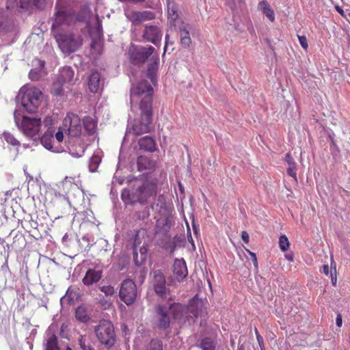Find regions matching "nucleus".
I'll return each mask as SVG.
<instances>
[{
	"mask_svg": "<svg viewBox=\"0 0 350 350\" xmlns=\"http://www.w3.org/2000/svg\"><path fill=\"white\" fill-rule=\"evenodd\" d=\"M131 100L142 98L139 103L140 120L133 124L131 131L135 135L150 132L152 121L153 88L146 81H142L131 88Z\"/></svg>",
	"mask_w": 350,
	"mask_h": 350,
	"instance_id": "obj_1",
	"label": "nucleus"
},
{
	"mask_svg": "<svg viewBox=\"0 0 350 350\" xmlns=\"http://www.w3.org/2000/svg\"><path fill=\"white\" fill-rule=\"evenodd\" d=\"M14 118L16 126L25 136L32 138L36 145L40 143L44 146V135H38L41 127V118H31L25 116L18 109L14 111Z\"/></svg>",
	"mask_w": 350,
	"mask_h": 350,
	"instance_id": "obj_2",
	"label": "nucleus"
},
{
	"mask_svg": "<svg viewBox=\"0 0 350 350\" xmlns=\"http://www.w3.org/2000/svg\"><path fill=\"white\" fill-rule=\"evenodd\" d=\"M42 94V92L36 88L23 86L16 99L27 112L33 113L37 111L40 105Z\"/></svg>",
	"mask_w": 350,
	"mask_h": 350,
	"instance_id": "obj_3",
	"label": "nucleus"
},
{
	"mask_svg": "<svg viewBox=\"0 0 350 350\" xmlns=\"http://www.w3.org/2000/svg\"><path fill=\"white\" fill-rule=\"evenodd\" d=\"M98 341L107 348L112 347L116 341L113 325L108 320H101L94 327Z\"/></svg>",
	"mask_w": 350,
	"mask_h": 350,
	"instance_id": "obj_4",
	"label": "nucleus"
},
{
	"mask_svg": "<svg viewBox=\"0 0 350 350\" xmlns=\"http://www.w3.org/2000/svg\"><path fill=\"white\" fill-rule=\"evenodd\" d=\"M157 193V181H146L143 185L132 191L130 196L131 203L139 202L145 204Z\"/></svg>",
	"mask_w": 350,
	"mask_h": 350,
	"instance_id": "obj_5",
	"label": "nucleus"
},
{
	"mask_svg": "<svg viewBox=\"0 0 350 350\" xmlns=\"http://www.w3.org/2000/svg\"><path fill=\"white\" fill-rule=\"evenodd\" d=\"M167 308L172 317L178 320L185 321L187 319L188 312H191L195 318L201 317L202 314V303H197L196 306L191 304L188 307L179 303H174Z\"/></svg>",
	"mask_w": 350,
	"mask_h": 350,
	"instance_id": "obj_6",
	"label": "nucleus"
},
{
	"mask_svg": "<svg viewBox=\"0 0 350 350\" xmlns=\"http://www.w3.org/2000/svg\"><path fill=\"white\" fill-rule=\"evenodd\" d=\"M62 129L70 137H79L82 133L83 125L79 116L69 112L62 121Z\"/></svg>",
	"mask_w": 350,
	"mask_h": 350,
	"instance_id": "obj_7",
	"label": "nucleus"
},
{
	"mask_svg": "<svg viewBox=\"0 0 350 350\" xmlns=\"http://www.w3.org/2000/svg\"><path fill=\"white\" fill-rule=\"evenodd\" d=\"M137 286L135 283L130 279L124 280L122 283L119 291L120 299L127 306L132 305L137 297Z\"/></svg>",
	"mask_w": 350,
	"mask_h": 350,
	"instance_id": "obj_8",
	"label": "nucleus"
},
{
	"mask_svg": "<svg viewBox=\"0 0 350 350\" xmlns=\"http://www.w3.org/2000/svg\"><path fill=\"white\" fill-rule=\"evenodd\" d=\"M154 51V48L152 46L147 47L133 46L129 49L131 61L135 64L144 63Z\"/></svg>",
	"mask_w": 350,
	"mask_h": 350,
	"instance_id": "obj_9",
	"label": "nucleus"
},
{
	"mask_svg": "<svg viewBox=\"0 0 350 350\" xmlns=\"http://www.w3.org/2000/svg\"><path fill=\"white\" fill-rule=\"evenodd\" d=\"M41 0H8L6 8L8 10H27L28 8L41 9Z\"/></svg>",
	"mask_w": 350,
	"mask_h": 350,
	"instance_id": "obj_10",
	"label": "nucleus"
},
{
	"mask_svg": "<svg viewBox=\"0 0 350 350\" xmlns=\"http://www.w3.org/2000/svg\"><path fill=\"white\" fill-rule=\"evenodd\" d=\"M166 281L164 274L157 270L153 272L152 285L155 293L161 297H164L166 293Z\"/></svg>",
	"mask_w": 350,
	"mask_h": 350,
	"instance_id": "obj_11",
	"label": "nucleus"
},
{
	"mask_svg": "<svg viewBox=\"0 0 350 350\" xmlns=\"http://www.w3.org/2000/svg\"><path fill=\"white\" fill-rule=\"evenodd\" d=\"M128 19L135 25L147 21L154 19L155 14L151 11H132L127 16Z\"/></svg>",
	"mask_w": 350,
	"mask_h": 350,
	"instance_id": "obj_12",
	"label": "nucleus"
},
{
	"mask_svg": "<svg viewBox=\"0 0 350 350\" xmlns=\"http://www.w3.org/2000/svg\"><path fill=\"white\" fill-rule=\"evenodd\" d=\"M157 315V326L159 329H165L169 327L170 319L168 308L163 305H158L155 308Z\"/></svg>",
	"mask_w": 350,
	"mask_h": 350,
	"instance_id": "obj_13",
	"label": "nucleus"
},
{
	"mask_svg": "<svg viewBox=\"0 0 350 350\" xmlns=\"http://www.w3.org/2000/svg\"><path fill=\"white\" fill-rule=\"evenodd\" d=\"M142 36L146 41L157 45L161 40L162 33L157 26L145 25Z\"/></svg>",
	"mask_w": 350,
	"mask_h": 350,
	"instance_id": "obj_14",
	"label": "nucleus"
},
{
	"mask_svg": "<svg viewBox=\"0 0 350 350\" xmlns=\"http://www.w3.org/2000/svg\"><path fill=\"white\" fill-rule=\"evenodd\" d=\"M173 273L178 281H181L188 275L186 262L183 258L175 259L173 264Z\"/></svg>",
	"mask_w": 350,
	"mask_h": 350,
	"instance_id": "obj_15",
	"label": "nucleus"
},
{
	"mask_svg": "<svg viewBox=\"0 0 350 350\" xmlns=\"http://www.w3.org/2000/svg\"><path fill=\"white\" fill-rule=\"evenodd\" d=\"M62 50L65 53H72L75 51L80 44L74 38L72 35L64 36L62 41L59 42Z\"/></svg>",
	"mask_w": 350,
	"mask_h": 350,
	"instance_id": "obj_16",
	"label": "nucleus"
},
{
	"mask_svg": "<svg viewBox=\"0 0 350 350\" xmlns=\"http://www.w3.org/2000/svg\"><path fill=\"white\" fill-rule=\"evenodd\" d=\"M103 277V271L96 269H89L83 277L82 282L85 286L96 284Z\"/></svg>",
	"mask_w": 350,
	"mask_h": 350,
	"instance_id": "obj_17",
	"label": "nucleus"
},
{
	"mask_svg": "<svg viewBox=\"0 0 350 350\" xmlns=\"http://www.w3.org/2000/svg\"><path fill=\"white\" fill-rule=\"evenodd\" d=\"M79 288L75 287H69L66 295L62 298V303H66L68 305H73L80 298Z\"/></svg>",
	"mask_w": 350,
	"mask_h": 350,
	"instance_id": "obj_18",
	"label": "nucleus"
},
{
	"mask_svg": "<svg viewBox=\"0 0 350 350\" xmlns=\"http://www.w3.org/2000/svg\"><path fill=\"white\" fill-rule=\"evenodd\" d=\"M159 214L161 215L157 221V224H162L163 226H167L169 223V219L172 215V208L163 203L161 205L159 210Z\"/></svg>",
	"mask_w": 350,
	"mask_h": 350,
	"instance_id": "obj_19",
	"label": "nucleus"
},
{
	"mask_svg": "<svg viewBox=\"0 0 350 350\" xmlns=\"http://www.w3.org/2000/svg\"><path fill=\"white\" fill-rule=\"evenodd\" d=\"M140 150L153 152L157 149V144L154 139L150 136H145L138 141Z\"/></svg>",
	"mask_w": 350,
	"mask_h": 350,
	"instance_id": "obj_20",
	"label": "nucleus"
},
{
	"mask_svg": "<svg viewBox=\"0 0 350 350\" xmlns=\"http://www.w3.org/2000/svg\"><path fill=\"white\" fill-rule=\"evenodd\" d=\"M155 162L146 156H139L137 159V170L139 172L144 170H152L155 167Z\"/></svg>",
	"mask_w": 350,
	"mask_h": 350,
	"instance_id": "obj_21",
	"label": "nucleus"
},
{
	"mask_svg": "<svg viewBox=\"0 0 350 350\" xmlns=\"http://www.w3.org/2000/svg\"><path fill=\"white\" fill-rule=\"evenodd\" d=\"M100 75L98 71L92 72L88 80V87L90 92L96 93L100 88Z\"/></svg>",
	"mask_w": 350,
	"mask_h": 350,
	"instance_id": "obj_22",
	"label": "nucleus"
},
{
	"mask_svg": "<svg viewBox=\"0 0 350 350\" xmlns=\"http://www.w3.org/2000/svg\"><path fill=\"white\" fill-rule=\"evenodd\" d=\"M168 19L174 22L178 17V7L174 0H166Z\"/></svg>",
	"mask_w": 350,
	"mask_h": 350,
	"instance_id": "obj_23",
	"label": "nucleus"
},
{
	"mask_svg": "<svg viewBox=\"0 0 350 350\" xmlns=\"http://www.w3.org/2000/svg\"><path fill=\"white\" fill-rule=\"evenodd\" d=\"M258 8L271 21H275V13L267 1H261L258 3Z\"/></svg>",
	"mask_w": 350,
	"mask_h": 350,
	"instance_id": "obj_24",
	"label": "nucleus"
},
{
	"mask_svg": "<svg viewBox=\"0 0 350 350\" xmlns=\"http://www.w3.org/2000/svg\"><path fill=\"white\" fill-rule=\"evenodd\" d=\"M73 77V70L69 66H64L60 71L58 79L61 80L64 83H70L72 81Z\"/></svg>",
	"mask_w": 350,
	"mask_h": 350,
	"instance_id": "obj_25",
	"label": "nucleus"
},
{
	"mask_svg": "<svg viewBox=\"0 0 350 350\" xmlns=\"http://www.w3.org/2000/svg\"><path fill=\"white\" fill-rule=\"evenodd\" d=\"M285 161L288 164V167L287 169V174L294 178L295 180L297 179V173H296V163L295 162L294 159L290 154H286L285 156Z\"/></svg>",
	"mask_w": 350,
	"mask_h": 350,
	"instance_id": "obj_26",
	"label": "nucleus"
},
{
	"mask_svg": "<svg viewBox=\"0 0 350 350\" xmlns=\"http://www.w3.org/2000/svg\"><path fill=\"white\" fill-rule=\"evenodd\" d=\"M75 317L81 323H88L90 320L87 309L84 306H79L75 310Z\"/></svg>",
	"mask_w": 350,
	"mask_h": 350,
	"instance_id": "obj_27",
	"label": "nucleus"
},
{
	"mask_svg": "<svg viewBox=\"0 0 350 350\" xmlns=\"http://www.w3.org/2000/svg\"><path fill=\"white\" fill-rule=\"evenodd\" d=\"M198 347L202 350H215L216 344L211 338L205 337L200 340Z\"/></svg>",
	"mask_w": 350,
	"mask_h": 350,
	"instance_id": "obj_28",
	"label": "nucleus"
},
{
	"mask_svg": "<svg viewBox=\"0 0 350 350\" xmlns=\"http://www.w3.org/2000/svg\"><path fill=\"white\" fill-rule=\"evenodd\" d=\"M83 126L85 130L90 133L93 134L96 129V122L90 116H85L83 120Z\"/></svg>",
	"mask_w": 350,
	"mask_h": 350,
	"instance_id": "obj_29",
	"label": "nucleus"
},
{
	"mask_svg": "<svg viewBox=\"0 0 350 350\" xmlns=\"http://www.w3.org/2000/svg\"><path fill=\"white\" fill-rule=\"evenodd\" d=\"M180 36L182 46L185 48L189 47L191 44V39L189 36V31L187 30L185 27L180 28Z\"/></svg>",
	"mask_w": 350,
	"mask_h": 350,
	"instance_id": "obj_30",
	"label": "nucleus"
},
{
	"mask_svg": "<svg viewBox=\"0 0 350 350\" xmlns=\"http://www.w3.org/2000/svg\"><path fill=\"white\" fill-rule=\"evenodd\" d=\"M79 342V345L83 350H93L92 342L88 336H81Z\"/></svg>",
	"mask_w": 350,
	"mask_h": 350,
	"instance_id": "obj_31",
	"label": "nucleus"
},
{
	"mask_svg": "<svg viewBox=\"0 0 350 350\" xmlns=\"http://www.w3.org/2000/svg\"><path fill=\"white\" fill-rule=\"evenodd\" d=\"M68 18V16L64 12H58L55 16V23L53 24V27L64 25L67 21Z\"/></svg>",
	"mask_w": 350,
	"mask_h": 350,
	"instance_id": "obj_32",
	"label": "nucleus"
},
{
	"mask_svg": "<svg viewBox=\"0 0 350 350\" xmlns=\"http://www.w3.org/2000/svg\"><path fill=\"white\" fill-rule=\"evenodd\" d=\"M64 83L62 82L61 80L57 79V81L55 83H53L52 88H51V94L55 96H61L63 94V88L62 85Z\"/></svg>",
	"mask_w": 350,
	"mask_h": 350,
	"instance_id": "obj_33",
	"label": "nucleus"
},
{
	"mask_svg": "<svg viewBox=\"0 0 350 350\" xmlns=\"http://www.w3.org/2000/svg\"><path fill=\"white\" fill-rule=\"evenodd\" d=\"M157 69L158 59H157L153 63L148 65L147 75L152 81H153L155 78Z\"/></svg>",
	"mask_w": 350,
	"mask_h": 350,
	"instance_id": "obj_34",
	"label": "nucleus"
},
{
	"mask_svg": "<svg viewBox=\"0 0 350 350\" xmlns=\"http://www.w3.org/2000/svg\"><path fill=\"white\" fill-rule=\"evenodd\" d=\"M101 161V158L100 156L94 154L90 160L89 167L90 170L92 172L96 171Z\"/></svg>",
	"mask_w": 350,
	"mask_h": 350,
	"instance_id": "obj_35",
	"label": "nucleus"
},
{
	"mask_svg": "<svg viewBox=\"0 0 350 350\" xmlns=\"http://www.w3.org/2000/svg\"><path fill=\"white\" fill-rule=\"evenodd\" d=\"M134 215L137 219L144 221L149 217L150 210L147 206L144 207L142 210L136 211Z\"/></svg>",
	"mask_w": 350,
	"mask_h": 350,
	"instance_id": "obj_36",
	"label": "nucleus"
},
{
	"mask_svg": "<svg viewBox=\"0 0 350 350\" xmlns=\"http://www.w3.org/2000/svg\"><path fill=\"white\" fill-rule=\"evenodd\" d=\"M46 350H59L57 346V337L55 335L48 340Z\"/></svg>",
	"mask_w": 350,
	"mask_h": 350,
	"instance_id": "obj_37",
	"label": "nucleus"
},
{
	"mask_svg": "<svg viewBox=\"0 0 350 350\" xmlns=\"http://www.w3.org/2000/svg\"><path fill=\"white\" fill-rule=\"evenodd\" d=\"M289 241L286 235H281L279 239V246L282 251L285 252L289 247Z\"/></svg>",
	"mask_w": 350,
	"mask_h": 350,
	"instance_id": "obj_38",
	"label": "nucleus"
},
{
	"mask_svg": "<svg viewBox=\"0 0 350 350\" xmlns=\"http://www.w3.org/2000/svg\"><path fill=\"white\" fill-rule=\"evenodd\" d=\"M45 149L51 150L53 152H59L60 151L61 146H54L52 144L51 138H50V139L46 138V135H45Z\"/></svg>",
	"mask_w": 350,
	"mask_h": 350,
	"instance_id": "obj_39",
	"label": "nucleus"
},
{
	"mask_svg": "<svg viewBox=\"0 0 350 350\" xmlns=\"http://www.w3.org/2000/svg\"><path fill=\"white\" fill-rule=\"evenodd\" d=\"M3 137L8 144L12 146H18L20 144L19 142L10 133L4 132Z\"/></svg>",
	"mask_w": 350,
	"mask_h": 350,
	"instance_id": "obj_40",
	"label": "nucleus"
},
{
	"mask_svg": "<svg viewBox=\"0 0 350 350\" xmlns=\"http://www.w3.org/2000/svg\"><path fill=\"white\" fill-rule=\"evenodd\" d=\"M148 350H163V343L157 339L152 340Z\"/></svg>",
	"mask_w": 350,
	"mask_h": 350,
	"instance_id": "obj_41",
	"label": "nucleus"
},
{
	"mask_svg": "<svg viewBox=\"0 0 350 350\" xmlns=\"http://www.w3.org/2000/svg\"><path fill=\"white\" fill-rule=\"evenodd\" d=\"M99 289L106 296H112L115 293L114 288L111 285H106V286H100L99 288Z\"/></svg>",
	"mask_w": 350,
	"mask_h": 350,
	"instance_id": "obj_42",
	"label": "nucleus"
},
{
	"mask_svg": "<svg viewBox=\"0 0 350 350\" xmlns=\"http://www.w3.org/2000/svg\"><path fill=\"white\" fill-rule=\"evenodd\" d=\"M29 77L32 81H38L40 78L41 75L38 70L32 69L29 73Z\"/></svg>",
	"mask_w": 350,
	"mask_h": 350,
	"instance_id": "obj_43",
	"label": "nucleus"
},
{
	"mask_svg": "<svg viewBox=\"0 0 350 350\" xmlns=\"http://www.w3.org/2000/svg\"><path fill=\"white\" fill-rule=\"evenodd\" d=\"M332 265H333V262L331 263L330 276H331V280H332L333 286H336V282H337L336 269V266L334 267V269H332Z\"/></svg>",
	"mask_w": 350,
	"mask_h": 350,
	"instance_id": "obj_44",
	"label": "nucleus"
},
{
	"mask_svg": "<svg viewBox=\"0 0 350 350\" xmlns=\"http://www.w3.org/2000/svg\"><path fill=\"white\" fill-rule=\"evenodd\" d=\"M64 133H65L64 131L62 129V126H60L55 135L56 140L59 143L64 139Z\"/></svg>",
	"mask_w": 350,
	"mask_h": 350,
	"instance_id": "obj_45",
	"label": "nucleus"
},
{
	"mask_svg": "<svg viewBox=\"0 0 350 350\" xmlns=\"http://www.w3.org/2000/svg\"><path fill=\"white\" fill-rule=\"evenodd\" d=\"M298 39L299 41V44L302 46L303 49H307L308 44V40L305 36H298Z\"/></svg>",
	"mask_w": 350,
	"mask_h": 350,
	"instance_id": "obj_46",
	"label": "nucleus"
},
{
	"mask_svg": "<svg viewBox=\"0 0 350 350\" xmlns=\"http://www.w3.org/2000/svg\"><path fill=\"white\" fill-rule=\"evenodd\" d=\"M245 251L250 255L252 257V262L254 266L257 269L258 268V260L257 257L255 253L251 252L250 250L245 248Z\"/></svg>",
	"mask_w": 350,
	"mask_h": 350,
	"instance_id": "obj_47",
	"label": "nucleus"
},
{
	"mask_svg": "<svg viewBox=\"0 0 350 350\" xmlns=\"http://www.w3.org/2000/svg\"><path fill=\"white\" fill-rule=\"evenodd\" d=\"M139 232L136 233V234L135 236L134 242H133V247H134L135 250H136L137 247L139 246V245L141 244V242L139 239Z\"/></svg>",
	"mask_w": 350,
	"mask_h": 350,
	"instance_id": "obj_48",
	"label": "nucleus"
},
{
	"mask_svg": "<svg viewBox=\"0 0 350 350\" xmlns=\"http://www.w3.org/2000/svg\"><path fill=\"white\" fill-rule=\"evenodd\" d=\"M256 340L258 341L260 350H265L263 338L261 336H258V338Z\"/></svg>",
	"mask_w": 350,
	"mask_h": 350,
	"instance_id": "obj_49",
	"label": "nucleus"
},
{
	"mask_svg": "<svg viewBox=\"0 0 350 350\" xmlns=\"http://www.w3.org/2000/svg\"><path fill=\"white\" fill-rule=\"evenodd\" d=\"M241 239L245 243H248L250 240V237L248 233L246 231H243L241 232Z\"/></svg>",
	"mask_w": 350,
	"mask_h": 350,
	"instance_id": "obj_50",
	"label": "nucleus"
},
{
	"mask_svg": "<svg viewBox=\"0 0 350 350\" xmlns=\"http://www.w3.org/2000/svg\"><path fill=\"white\" fill-rule=\"evenodd\" d=\"M176 244L174 242H172L170 245L166 247V250H168L171 254L173 253L176 250Z\"/></svg>",
	"mask_w": 350,
	"mask_h": 350,
	"instance_id": "obj_51",
	"label": "nucleus"
},
{
	"mask_svg": "<svg viewBox=\"0 0 350 350\" xmlns=\"http://www.w3.org/2000/svg\"><path fill=\"white\" fill-rule=\"evenodd\" d=\"M336 323L338 327H341L342 325V318L341 314H338L336 319Z\"/></svg>",
	"mask_w": 350,
	"mask_h": 350,
	"instance_id": "obj_52",
	"label": "nucleus"
},
{
	"mask_svg": "<svg viewBox=\"0 0 350 350\" xmlns=\"http://www.w3.org/2000/svg\"><path fill=\"white\" fill-rule=\"evenodd\" d=\"M323 273L326 275H328L331 269L329 270V267L327 265H324L323 266Z\"/></svg>",
	"mask_w": 350,
	"mask_h": 350,
	"instance_id": "obj_53",
	"label": "nucleus"
},
{
	"mask_svg": "<svg viewBox=\"0 0 350 350\" xmlns=\"http://www.w3.org/2000/svg\"><path fill=\"white\" fill-rule=\"evenodd\" d=\"M335 9L340 15L345 16L343 10L339 5H336Z\"/></svg>",
	"mask_w": 350,
	"mask_h": 350,
	"instance_id": "obj_54",
	"label": "nucleus"
},
{
	"mask_svg": "<svg viewBox=\"0 0 350 350\" xmlns=\"http://www.w3.org/2000/svg\"><path fill=\"white\" fill-rule=\"evenodd\" d=\"M169 38H170V36L168 34H166L165 35V46H164V53H163V55L165 54V51H166V49H167V45L168 44V40H169Z\"/></svg>",
	"mask_w": 350,
	"mask_h": 350,
	"instance_id": "obj_55",
	"label": "nucleus"
},
{
	"mask_svg": "<svg viewBox=\"0 0 350 350\" xmlns=\"http://www.w3.org/2000/svg\"><path fill=\"white\" fill-rule=\"evenodd\" d=\"M100 304L102 306H105V308H107V306L109 307L111 305V303H109L108 301H105V300H100Z\"/></svg>",
	"mask_w": 350,
	"mask_h": 350,
	"instance_id": "obj_56",
	"label": "nucleus"
},
{
	"mask_svg": "<svg viewBox=\"0 0 350 350\" xmlns=\"http://www.w3.org/2000/svg\"><path fill=\"white\" fill-rule=\"evenodd\" d=\"M187 237H188V240H189V243H191L193 245H194V242H193V240L192 239V237H191L190 231H189L187 232Z\"/></svg>",
	"mask_w": 350,
	"mask_h": 350,
	"instance_id": "obj_57",
	"label": "nucleus"
},
{
	"mask_svg": "<svg viewBox=\"0 0 350 350\" xmlns=\"http://www.w3.org/2000/svg\"><path fill=\"white\" fill-rule=\"evenodd\" d=\"M286 258L288 261L292 262L293 260V257L292 255H286Z\"/></svg>",
	"mask_w": 350,
	"mask_h": 350,
	"instance_id": "obj_58",
	"label": "nucleus"
},
{
	"mask_svg": "<svg viewBox=\"0 0 350 350\" xmlns=\"http://www.w3.org/2000/svg\"><path fill=\"white\" fill-rule=\"evenodd\" d=\"M51 191H52V188L51 186L46 187V193H51Z\"/></svg>",
	"mask_w": 350,
	"mask_h": 350,
	"instance_id": "obj_59",
	"label": "nucleus"
},
{
	"mask_svg": "<svg viewBox=\"0 0 350 350\" xmlns=\"http://www.w3.org/2000/svg\"><path fill=\"white\" fill-rule=\"evenodd\" d=\"M129 1L134 2V3H142L144 0H129Z\"/></svg>",
	"mask_w": 350,
	"mask_h": 350,
	"instance_id": "obj_60",
	"label": "nucleus"
},
{
	"mask_svg": "<svg viewBox=\"0 0 350 350\" xmlns=\"http://www.w3.org/2000/svg\"><path fill=\"white\" fill-rule=\"evenodd\" d=\"M255 334H256V339H257L258 336H260V334H259V332L256 328H255Z\"/></svg>",
	"mask_w": 350,
	"mask_h": 350,
	"instance_id": "obj_61",
	"label": "nucleus"
},
{
	"mask_svg": "<svg viewBox=\"0 0 350 350\" xmlns=\"http://www.w3.org/2000/svg\"><path fill=\"white\" fill-rule=\"evenodd\" d=\"M137 254L135 252V253H134V258H135V257H137ZM135 264H136L137 265H140L139 263H138V262H137V260H136V259H135Z\"/></svg>",
	"mask_w": 350,
	"mask_h": 350,
	"instance_id": "obj_62",
	"label": "nucleus"
},
{
	"mask_svg": "<svg viewBox=\"0 0 350 350\" xmlns=\"http://www.w3.org/2000/svg\"><path fill=\"white\" fill-rule=\"evenodd\" d=\"M12 349V350H21L20 348H18V349L15 348V349Z\"/></svg>",
	"mask_w": 350,
	"mask_h": 350,
	"instance_id": "obj_63",
	"label": "nucleus"
},
{
	"mask_svg": "<svg viewBox=\"0 0 350 350\" xmlns=\"http://www.w3.org/2000/svg\"><path fill=\"white\" fill-rule=\"evenodd\" d=\"M66 350H72L70 348L68 347Z\"/></svg>",
	"mask_w": 350,
	"mask_h": 350,
	"instance_id": "obj_64",
	"label": "nucleus"
}]
</instances>
